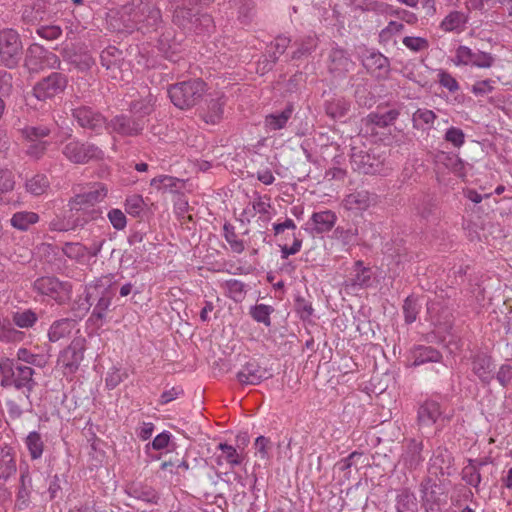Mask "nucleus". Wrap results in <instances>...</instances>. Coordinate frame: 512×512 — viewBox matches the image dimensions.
I'll use <instances>...</instances> for the list:
<instances>
[{
  "instance_id": "f257e3e1",
  "label": "nucleus",
  "mask_w": 512,
  "mask_h": 512,
  "mask_svg": "<svg viewBox=\"0 0 512 512\" xmlns=\"http://www.w3.org/2000/svg\"><path fill=\"white\" fill-rule=\"evenodd\" d=\"M34 373L35 371L31 366L23 364L18 360L7 357L0 359V385L2 387H14L17 390H22L29 406L32 405L30 394L37 384L33 379Z\"/></svg>"
},
{
  "instance_id": "f03ea898",
  "label": "nucleus",
  "mask_w": 512,
  "mask_h": 512,
  "mask_svg": "<svg viewBox=\"0 0 512 512\" xmlns=\"http://www.w3.org/2000/svg\"><path fill=\"white\" fill-rule=\"evenodd\" d=\"M207 91V84L200 78L177 82L168 86L167 93L175 107L188 110L196 106Z\"/></svg>"
},
{
  "instance_id": "7ed1b4c3",
  "label": "nucleus",
  "mask_w": 512,
  "mask_h": 512,
  "mask_svg": "<svg viewBox=\"0 0 512 512\" xmlns=\"http://www.w3.org/2000/svg\"><path fill=\"white\" fill-rule=\"evenodd\" d=\"M16 130L22 140L27 142L25 154L36 161L42 159L51 145L47 138L52 133V127L44 124L24 125Z\"/></svg>"
},
{
  "instance_id": "20e7f679",
  "label": "nucleus",
  "mask_w": 512,
  "mask_h": 512,
  "mask_svg": "<svg viewBox=\"0 0 512 512\" xmlns=\"http://www.w3.org/2000/svg\"><path fill=\"white\" fill-rule=\"evenodd\" d=\"M70 116L78 127L91 136H100L106 131L108 118L94 106L82 103L72 104Z\"/></svg>"
},
{
  "instance_id": "39448f33",
  "label": "nucleus",
  "mask_w": 512,
  "mask_h": 512,
  "mask_svg": "<svg viewBox=\"0 0 512 512\" xmlns=\"http://www.w3.org/2000/svg\"><path fill=\"white\" fill-rule=\"evenodd\" d=\"M67 138L71 139V141L63 146L62 154L69 162L84 165L104 158L103 150L96 144L72 138L71 132L67 134Z\"/></svg>"
},
{
  "instance_id": "423d86ee",
  "label": "nucleus",
  "mask_w": 512,
  "mask_h": 512,
  "mask_svg": "<svg viewBox=\"0 0 512 512\" xmlns=\"http://www.w3.org/2000/svg\"><path fill=\"white\" fill-rule=\"evenodd\" d=\"M173 23L186 33L202 35L214 29V21L209 14H199V11H189L175 5Z\"/></svg>"
},
{
  "instance_id": "0eeeda50",
  "label": "nucleus",
  "mask_w": 512,
  "mask_h": 512,
  "mask_svg": "<svg viewBox=\"0 0 512 512\" xmlns=\"http://www.w3.org/2000/svg\"><path fill=\"white\" fill-rule=\"evenodd\" d=\"M124 9L134 23L156 29L162 22L161 10L153 0H130Z\"/></svg>"
},
{
  "instance_id": "6e6552de",
  "label": "nucleus",
  "mask_w": 512,
  "mask_h": 512,
  "mask_svg": "<svg viewBox=\"0 0 512 512\" xmlns=\"http://www.w3.org/2000/svg\"><path fill=\"white\" fill-rule=\"evenodd\" d=\"M23 56L20 35L13 29L0 31V63L8 69L16 68Z\"/></svg>"
},
{
  "instance_id": "1a4fd4ad",
  "label": "nucleus",
  "mask_w": 512,
  "mask_h": 512,
  "mask_svg": "<svg viewBox=\"0 0 512 512\" xmlns=\"http://www.w3.org/2000/svg\"><path fill=\"white\" fill-rule=\"evenodd\" d=\"M59 57L38 43L31 44L26 52L24 66L30 73H39L44 69H60Z\"/></svg>"
},
{
  "instance_id": "9d476101",
  "label": "nucleus",
  "mask_w": 512,
  "mask_h": 512,
  "mask_svg": "<svg viewBox=\"0 0 512 512\" xmlns=\"http://www.w3.org/2000/svg\"><path fill=\"white\" fill-rule=\"evenodd\" d=\"M146 121L142 117L132 114L120 113L108 119L106 132L123 138L137 137L145 129Z\"/></svg>"
},
{
  "instance_id": "9b49d317",
  "label": "nucleus",
  "mask_w": 512,
  "mask_h": 512,
  "mask_svg": "<svg viewBox=\"0 0 512 512\" xmlns=\"http://www.w3.org/2000/svg\"><path fill=\"white\" fill-rule=\"evenodd\" d=\"M33 290L48 296L58 304H64L70 299L72 286L69 282L60 281L53 276H43L33 282Z\"/></svg>"
},
{
  "instance_id": "f8f14e48",
  "label": "nucleus",
  "mask_w": 512,
  "mask_h": 512,
  "mask_svg": "<svg viewBox=\"0 0 512 512\" xmlns=\"http://www.w3.org/2000/svg\"><path fill=\"white\" fill-rule=\"evenodd\" d=\"M68 78L60 72H52L39 80L33 87V95L39 101H47L63 93L67 87Z\"/></svg>"
},
{
  "instance_id": "ddd939ff",
  "label": "nucleus",
  "mask_w": 512,
  "mask_h": 512,
  "mask_svg": "<svg viewBox=\"0 0 512 512\" xmlns=\"http://www.w3.org/2000/svg\"><path fill=\"white\" fill-rule=\"evenodd\" d=\"M384 159L375 150L351 149V166L353 170L363 174H378L383 168Z\"/></svg>"
},
{
  "instance_id": "4468645a",
  "label": "nucleus",
  "mask_w": 512,
  "mask_h": 512,
  "mask_svg": "<svg viewBox=\"0 0 512 512\" xmlns=\"http://www.w3.org/2000/svg\"><path fill=\"white\" fill-rule=\"evenodd\" d=\"M86 339L82 336L75 337L71 343L60 353L58 362L62 364L65 373L73 374L84 359Z\"/></svg>"
},
{
  "instance_id": "2eb2a0df",
  "label": "nucleus",
  "mask_w": 512,
  "mask_h": 512,
  "mask_svg": "<svg viewBox=\"0 0 512 512\" xmlns=\"http://www.w3.org/2000/svg\"><path fill=\"white\" fill-rule=\"evenodd\" d=\"M495 57L488 52L472 50L468 46L460 45L455 52L454 64L457 66H475L478 68H490L494 65Z\"/></svg>"
},
{
  "instance_id": "dca6fc26",
  "label": "nucleus",
  "mask_w": 512,
  "mask_h": 512,
  "mask_svg": "<svg viewBox=\"0 0 512 512\" xmlns=\"http://www.w3.org/2000/svg\"><path fill=\"white\" fill-rule=\"evenodd\" d=\"M21 18L27 25H38L42 21L50 20L52 12L49 10V3L46 0H35L31 4L25 5Z\"/></svg>"
},
{
  "instance_id": "f3484780",
  "label": "nucleus",
  "mask_w": 512,
  "mask_h": 512,
  "mask_svg": "<svg viewBox=\"0 0 512 512\" xmlns=\"http://www.w3.org/2000/svg\"><path fill=\"white\" fill-rule=\"evenodd\" d=\"M107 188L102 183L94 184L88 191L76 194L70 201L69 206L73 209H81V206L95 207L107 196Z\"/></svg>"
},
{
  "instance_id": "a211bd4d",
  "label": "nucleus",
  "mask_w": 512,
  "mask_h": 512,
  "mask_svg": "<svg viewBox=\"0 0 512 512\" xmlns=\"http://www.w3.org/2000/svg\"><path fill=\"white\" fill-rule=\"evenodd\" d=\"M423 447L422 441H418L415 438L407 439L403 446L400 463L410 471L417 469L424 461L422 455Z\"/></svg>"
},
{
  "instance_id": "6ab92c4d",
  "label": "nucleus",
  "mask_w": 512,
  "mask_h": 512,
  "mask_svg": "<svg viewBox=\"0 0 512 512\" xmlns=\"http://www.w3.org/2000/svg\"><path fill=\"white\" fill-rule=\"evenodd\" d=\"M17 473V460L14 448L0 446V489Z\"/></svg>"
},
{
  "instance_id": "aec40b11",
  "label": "nucleus",
  "mask_w": 512,
  "mask_h": 512,
  "mask_svg": "<svg viewBox=\"0 0 512 512\" xmlns=\"http://www.w3.org/2000/svg\"><path fill=\"white\" fill-rule=\"evenodd\" d=\"M337 221V215L332 210L314 212L306 223V230L312 235L323 234L332 230Z\"/></svg>"
},
{
  "instance_id": "412c9836",
  "label": "nucleus",
  "mask_w": 512,
  "mask_h": 512,
  "mask_svg": "<svg viewBox=\"0 0 512 512\" xmlns=\"http://www.w3.org/2000/svg\"><path fill=\"white\" fill-rule=\"evenodd\" d=\"M439 486L432 478L426 477L420 483L422 505L426 512H436L441 505Z\"/></svg>"
},
{
  "instance_id": "4be33fe9",
  "label": "nucleus",
  "mask_w": 512,
  "mask_h": 512,
  "mask_svg": "<svg viewBox=\"0 0 512 512\" xmlns=\"http://www.w3.org/2000/svg\"><path fill=\"white\" fill-rule=\"evenodd\" d=\"M268 377L267 370L255 360L248 361L236 374L238 382L242 385H258Z\"/></svg>"
},
{
  "instance_id": "5701e85b",
  "label": "nucleus",
  "mask_w": 512,
  "mask_h": 512,
  "mask_svg": "<svg viewBox=\"0 0 512 512\" xmlns=\"http://www.w3.org/2000/svg\"><path fill=\"white\" fill-rule=\"evenodd\" d=\"M471 369L483 384H490L494 378V363L491 356L479 352L471 357Z\"/></svg>"
},
{
  "instance_id": "b1692460",
  "label": "nucleus",
  "mask_w": 512,
  "mask_h": 512,
  "mask_svg": "<svg viewBox=\"0 0 512 512\" xmlns=\"http://www.w3.org/2000/svg\"><path fill=\"white\" fill-rule=\"evenodd\" d=\"M371 268L364 266L363 261L358 260L354 263L350 277L345 280V287L353 291L367 288L371 285Z\"/></svg>"
},
{
  "instance_id": "393cba45",
  "label": "nucleus",
  "mask_w": 512,
  "mask_h": 512,
  "mask_svg": "<svg viewBox=\"0 0 512 512\" xmlns=\"http://www.w3.org/2000/svg\"><path fill=\"white\" fill-rule=\"evenodd\" d=\"M443 415L440 404L432 399L424 401L417 411V421L420 427H431Z\"/></svg>"
},
{
  "instance_id": "a878e982",
  "label": "nucleus",
  "mask_w": 512,
  "mask_h": 512,
  "mask_svg": "<svg viewBox=\"0 0 512 512\" xmlns=\"http://www.w3.org/2000/svg\"><path fill=\"white\" fill-rule=\"evenodd\" d=\"M226 97L221 94L206 100V108L201 112V118L207 123L215 125L219 123L224 114Z\"/></svg>"
},
{
  "instance_id": "bb28decb",
  "label": "nucleus",
  "mask_w": 512,
  "mask_h": 512,
  "mask_svg": "<svg viewBox=\"0 0 512 512\" xmlns=\"http://www.w3.org/2000/svg\"><path fill=\"white\" fill-rule=\"evenodd\" d=\"M329 60V71L337 76H341L349 72L355 65L348 53L339 47L331 50Z\"/></svg>"
},
{
  "instance_id": "cd10ccee",
  "label": "nucleus",
  "mask_w": 512,
  "mask_h": 512,
  "mask_svg": "<svg viewBox=\"0 0 512 512\" xmlns=\"http://www.w3.org/2000/svg\"><path fill=\"white\" fill-rule=\"evenodd\" d=\"M469 13L458 10L450 11L440 22L439 28L446 33L460 34L466 29Z\"/></svg>"
},
{
  "instance_id": "c85d7f7f",
  "label": "nucleus",
  "mask_w": 512,
  "mask_h": 512,
  "mask_svg": "<svg viewBox=\"0 0 512 512\" xmlns=\"http://www.w3.org/2000/svg\"><path fill=\"white\" fill-rule=\"evenodd\" d=\"M350 109L351 102L343 96L334 95L324 102L326 115L334 121L345 118L350 112Z\"/></svg>"
},
{
  "instance_id": "c756f323",
  "label": "nucleus",
  "mask_w": 512,
  "mask_h": 512,
  "mask_svg": "<svg viewBox=\"0 0 512 512\" xmlns=\"http://www.w3.org/2000/svg\"><path fill=\"white\" fill-rule=\"evenodd\" d=\"M362 62L363 66L377 77H383L389 73V59L380 52H369L364 56Z\"/></svg>"
},
{
  "instance_id": "7c9ffc66",
  "label": "nucleus",
  "mask_w": 512,
  "mask_h": 512,
  "mask_svg": "<svg viewBox=\"0 0 512 512\" xmlns=\"http://www.w3.org/2000/svg\"><path fill=\"white\" fill-rule=\"evenodd\" d=\"M32 490V478L28 469L26 468L25 470H21L15 502V507L17 509L23 510L29 506Z\"/></svg>"
},
{
  "instance_id": "2f4dec72",
  "label": "nucleus",
  "mask_w": 512,
  "mask_h": 512,
  "mask_svg": "<svg viewBox=\"0 0 512 512\" xmlns=\"http://www.w3.org/2000/svg\"><path fill=\"white\" fill-rule=\"evenodd\" d=\"M411 366L417 367L430 362H440L441 353L432 346L419 345L410 354Z\"/></svg>"
},
{
  "instance_id": "473e14b6",
  "label": "nucleus",
  "mask_w": 512,
  "mask_h": 512,
  "mask_svg": "<svg viewBox=\"0 0 512 512\" xmlns=\"http://www.w3.org/2000/svg\"><path fill=\"white\" fill-rule=\"evenodd\" d=\"M76 325L77 321L72 318H62L54 321L48 329L49 341L58 342L68 338Z\"/></svg>"
},
{
  "instance_id": "72a5a7b5",
  "label": "nucleus",
  "mask_w": 512,
  "mask_h": 512,
  "mask_svg": "<svg viewBox=\"0 0 512 512\" xmlns=\"http://www.w3.org/2000/svg\"><path fill=\"white\" fill-rule=\"evenodd\" d=\"M61 55L80 72H88L95 65V59L88 52L77 53L64 48Z\"/></svg>"
},
{
  "instance_id": "f704fd0d",
  "label": "nucleus",
  "mask_w": 512,
  "mask_h": 512,
  "mask_svg": "<svg viewBox=\"0 0 512 512\" xmlns=\"http://www.w3.org/2000/svg\"><path fill=\"white\" fill-rule=\"evenodd\" d=\"M318 38L316 35H306L298 37L293 42L295 49L291 53V60L306 58L317 48Z\"/></svg>"
},
{
  "instance_id": "c9c22d12",
  "label": "nucleus",
  "mask_w": 512,
  "mask_h": 512,
  "mask_svg": "<svg viewBox=\"0 0 512 512\" xmlns=\"http://www.w3.org/2000/svg\"><path fill=\"white\" fill-rule=\"evenodd\" d=\"M125 491L128 496L146 503H157L159 499L156 490L152 486L141 482L129 484Z\"/></svg>"
},
{
  "instance_id": "e433bc0d",
  "label": "nucleus",
  "mask_w": 512,
  "mask_h": 512,
  "mask_svg": "<svg viewBox=\"0 0 512 512\" xmlns=\"http://www.w3.org/2000/svg\"><path fill=\"white\" fill-rule=\"evenodd\" d=\"M114 293L110 287L100 289V296L95 303L94 309L90 316V320L94 322L102 321L106 317V313L112 303Z\"/></svg>"
},
{
  "instance_id": "4c0bfd02",
  "label": "nucleus",
  "mask_w": 512,
  "mask_h": 512,
  "mask_svg": "<svg viewBox=\"0 0 512 512\" xmlns=\"http://www.w3.org/2000/svg\"><path fill=\"white\" fill-rule=\"evenodd\" d=\"M206 464L198 461L196 458L193 459V463L189 462L186 458H183L176 465V474L182 475L187 480H196L206 471Z\"/></svg>"
},
{
  "instance_id": "58836bf2",
  "label": "nucleus",
  "mask_w": 512,
  "mask_h": 512,
  "mask_svg": "<svg viewBox=\"0 0 512 512\" xmlns=\"http://www.w3.org/2000/svg\"><path fill=\"white\" fill-rule=\"evenodd\" d=\"M438 116L428 108H418L412 114V126L414 129L425 132L434 127V123Z\"/></svg>"
},
{
  "instance_id": "ea45409f",
  "label": "nucleus",
  "mask_w": 512,
  "mask_h": 512,
  "mask_svg": "<svg viewBox=\"0 0 512 512\" xmlns=\"http://www.w3.org/2000/svg\"><path fill=\"white\" fill-rule=\"evenodd\" d=\"M435 158L437 163L444 165L457 176L465 175V165L458 154L453 152L439 151Z\"/></svg>"
},
{
  "instance_id": "a19ab883",
  "label": "nucleus",
  "mask_w": 512,
  "mask_h": 512,
  "mask_svg": "<svg viewBox=\"0 0 512 512\" xmlns=\"http://www.w3.org/2000/svg\"><path fill=\"white\" fill-rule=\"evenodd\" d=\"M396 512H418L417 498L409 488L397 491L395 498Z\"/></svg>"
},
{
  "instance_id": "79ce46f5",
  "label": "nucleus",
  "mask_w": 512,
  "mask_h": 512,
  "mask_svg": "<svg viewBox=\"0 0 512 512\" xmlns=\"http://www.w3.org/2000/svg\"><path fill=\"white\" fill-rule=\"evenodd\" d=\"M294 107L288 104L283 111L269 114L265 117V127L270 131L283 129L291 118Z\"/></svg>"
},
{
  "instance_id": "37998d69",
  "label": "nucleus",
  "mask_w": 512,
  "mask_h": 512,
  "mask_svg": "<svg viewBox=\"0 0 512 512\" xmlns=\"http://www.w3.org/2000/svg\"><path fill=\"white\" fill-rule=\"evenodd\" d=\"M50 187L48 177L43 173H37L25 181V190L33 196H41Z\"/></svg>"
},
{
  "instance_id": "c03bdc74",
  "label": "nucleus",
  "mask_w": 512,
  "mask_h": 512,
  "mask_svg": "<svg viewBox=\"0 0 512 512\" xmlns=\"http://www.w3.org/2000/svg\"><path fill=\"white\" fill-rule=\"evenodd\" d=\"M40 217L32 211H19L12 215L10 224L19 231H27L31 225L36 224Z\"/></svg>"
},
{
  "instance_id": "a18cd8bd",
  "label": "nucleus",
  "mask_w": 512,
  "mask_h": 512,
  "mask_svg": "<svg viewBox=\"0 0 512 512\" xmlns=\"http://www.w3.org/2000/svg\"><path fill=\"white\" fill-rule=\"evenodd\" d=\"M343 205L347 210H366L370 206V194L367 191H356L345 197Z\"/></svg>"
},
{
  "instance_id": "49530a36",
  "label": "nucleus",
  "mask_w": 512,
  "mask_h": 512,
  "mask_svg": "<svg viewBox=\"0 0 512 512\" xmlns=\"http://www.w3.org/2000/svg\"><path fill=\"white\" fill-rule=\"evenodd\" d=\"M399 111L397 109H390L385 112H371L367 116V123L373 124L379 128H386L397 120L399 117Z\"/></svg>"
},
{
  "instance_id": "de8ad7c7",
  "label": "nucleus",
  "mask_w": 512,
  "mask_h": 512,
  "mask_svg": "<svg viewBox=\"0 0 512 512\" xmlns=\"http://www.w3.org/2000/svg\"><path fill=\"white\" fill-rule=\"evenodd\" d=\"M416 210L417 214L427 221L436 219L438 210L437 200L428 195H424L419 199Z\"/></svg>"
},
{
  "instance_id": "09e8293b",
  "label": "nucleus",
  "mask_w": 512,
  "mask_h": 512,
  "mask_svg": "<svg viewBox=\"0 0 512 512\" xmlns=\"http://www.w3.org/2000/svg\"><path fill=\"white\" fill-rule=\"evenodd\" d=\"M154 102V96L150 92H148V94L145 97L139 100L131 101L129 105L130 111L136 114L134 115L135 117H142L144 119V116L152 113Z\"/></svg>"
},
{
  "instance_id": "8fccbe9b",
  "label": "nucleus",
  "mask_w": 512,
  "mask_h": 512,
  "mask_svg": "<svg viewBox=\"0 0 512 512\" xmlns=\"http://www.w3.org/2000/svg\"><path fill=\"white\" fill-rule=\"evenodd\" d=\"M173 436L169 431H163L158 434L152 442H149L145 446L146 452L149 451L150 448L156 451L166 450L167 452L173 451L176 448V443L172 440Z\"/></svg>"
},
{
  "instance_id": "3c124183",
  "label": "nucleus",
  "mask_w": 512,
  "mask_h": 512,
  "mask_svg": "<svg viewBox=\"0 0 512 512\" xmlns=\"http://www.w3.org/2000/svg\"><path fill=\"white\" fill-rule=\"evenodd\" d=\"M26 447L32 460L41 458L44 451L42 436L37 431L30 432L25 439Z\"/></svg>"
},
{
  "instance_id": "603ef678",
  "label": "nucleus",
  "mask_w": 512,
  "mask_h": 512,
  "mask_svg": "<svg viewBox=\"0 0 512 512\" xmlns=\"http://www.w3.org/2000/svg\"><path fill=\"white\" fill-rule=\"evenodd\" d=\"M256 14V6L253 0H240L237 20L242 25H250L254 21Z\"/></svg>"
},
{
  "instance_id": "864d4df0",
  "label": "nucleus",
  "mask_w": 512,
  "mask_h": 512,
  "mask_svg": "<svg viewBox=\"0 0 512 512\" xmlns=\"http://www.w3.org/2000/svg\"><path fill=\"white\" fill-rule=\"evenodd\" d=\"M226 295L235 302H242L246 296V285L237 279L225 281Z\"/></svg>"
},
{
  "instance_id": "5fc2aeb1",
  "label": "nucleus",
  "mask_w": 512,
  "mask_h": 512,
  "mask_svg": "<svg viewBox=\"0 0 512 512\" xmlns=\"http://www.w3.org/2000/svg\"><path fill=\"white\" fill-rule=\"evenodd\" d=\"M15 187L14 174L9 169H0V201L9 204L10 200L5 195L13 191Z\"/></svg>"
},
{
  "instance_id": "6e6d98bb",
  "label": "nucleus",
  "mask_w": 512,
  "mask_h": 512,
  "mask_svg": "<svg viewBox=\"0 0 512 512\" xmlns=\"http://www.w3.org/2000/svg\"><path fill=\"white\" fill-rule=\"evenodd\" d=\"M224 238L230 245L232 251L234 253L240 254L245 250V245L243 240L239 239L236 232L235 227L229 223L225 222L223 225Z\"/></svg>"
},
{
  "instance_id": "4d7b16f0",
  "label": "nucleus",
  "mask_w": 512,
  "mask_h": 512,
  "mask_svg": "<svg viewBox=\"0 0 512 512\" xmlns=\"http://www.w3.org/2000/svg\"><path fill=\"white\" fill-rule=\"evenodd\" d=\"M461 479L469 486H472L476 489V491H479V485L482 481L481 473L478 469H476L475 466L467 462V465H465L462 468L461 471Z\"/></svg>"
},
{
  "instance_id": "13d9d810",
  "label": "nucleus",
  "mask_w": 512,
  "mask_h": 512,
  "mask_svg": "<svg viewBox=\"0 0 512 512\" xmlns=\"http://www.w3.org/2000/svg\"><path fill=\"white\" fill-rule=\"evenodd\" d=\"M421 310V305L418 303V300L414 296H408L404 300L403 304V314L404 319L407 324H411L416 321L417 316Z\"/></svg>"
},
{
  "instance_id": "bf43d9fd",
  "label": "nucleus",
  "mask_w": 512,
  "mask_h": 512,
  "mask_svg": "<svg viewBox=\"0 0 512 512\" xmlns=\"http://www.w3.org/2000/svg\"><path fill=\"white\" fill-rule=\"evenodd\" d=\"M12 319L19 328H30L37 322L38 316L33 310L26 309L13 313Z\"/></svg>"
},
{
  "instance_id": "052dcab7",
  "label": "nucleus",
  "mask_w": 512,
  "mask_h": 512,
  "mask_svg": "<svg viewBox=\"0 0 512 512\" xmlns=\"http://www.w3.org/2000/svg\"><path fill=\"white\" fill-rule=\"evenodd\" d=\"M273 311L272 306L257 304L251 307L250 315L256 322L263 323L265 326L269 327L271 325L270 315Z\"/></svg>"
},
{
  "instance_id": "680f3d73",
  "label": "nucleus",
  "mask_w": 512,
  "mask_h": 512,
  "mask_svg": "<svg viewBox=\"0 0 512 512\" xmlns=\"http://www.w3.org/2000/svg\"><path fill=\"white\" fill-rule=\"evenodd\" d=\"M122 58V51L115 46H108L100 54V62L103 67L110 69Z\"/></svg>"
},
{
  "instance_id": "e2e57ef3",
  "label": "nucleus",
  "mask_w": 512,
  "mask_h": 512,
  "mask_svg": "<svg viewBox=\"0 0 512 512\" xmlns=\"http://www.w3.org/2000/svg\"><path fill=\"white\" fill-rule=\"evenodd\" d=\"M443 139L454 148L460 149L465 144V133L461 128L451 126L445 131Z\"/></svg>"
},
{
  "instance_id": "0e129e2a",
  "label": "nucleus",
  "mask_w": 512,
  "mask_h": 512,
  "mask_svg": "<svg viewBox=\"0 0 512 512\" xmlns=\"http://www.w3.org/2000/svg\"><path fill=\"white\" fill-rule=\"evenodd\" d=\"M144 200L141 195L134 194L128 196L125 200V211L134 217L140 216L144 208Z\"/></svg>"
},
{
  "instance_id": "69168bd1",
  "label": "nucleus",
  "mask_w": 512,
  "mask_h": 512,
  "mask_svg": "<svg viewBox=\"0 0 512 512\" xmlns=\"http://www.w3.org/2000/svg\"><path fill=\"white\" fill-rule=\"evenodd\" d=\"M404 46L413 52H421L429 48L426 38L418 36H406L402 40Z\"/></svg>"
},
{
  "instance_id": "338daca9",
  "label": "nucleus",
  "mask_w": 512,
  "mask_h": 512,
  "mask_svg": "<svg viewBox=\"0 0 512 512\" xmlns=\"http://www.w3.org/2000/svg\"><path fill=\"white\" fill-rule=\"evenodd\" d=\"M62 252L70 259H81L85 256L87 248L74 242H66L62 247Z\"/></svg>"
},
{
  "instance_id": "774afa93",
  "label": "nucleus",
  "mask_w": 512,
  "mask_h": 512,
  "mask_svg": "<svg viewBox=\"0 0 512 512\" xmlns=\"http://www.w3.org/2000/svg\"><path fill=\"white\" fill-rule=\"evenodd\" d=\"M218 448L222 451L223 457L231 466L240 465L242 463V457L233 446L227 443H220Z\"/></svg>"
}]
</instances>
